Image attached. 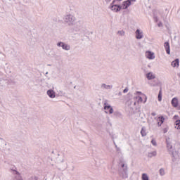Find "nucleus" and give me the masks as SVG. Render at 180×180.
Returning <instances> with one entry per match:
<instances>
[{"mask_svg":"<svg viewBox=\"0 0 180 180\" xmlns=\"http://www.w3.org/2000/svg\"><path fill=\"white\" fill-rule=\"evenodd\" d=\"M143 98H144L145 101H147V96H144L143 94H141V92L137 91L136 94H135L132 98L129 99L127 102V106L133 110L134 109H136L137 108V105L139 103H141L143 102Z\"/></svg>","mask_w":180,"mask_h":180,"instance_id":"f257e3e1","label":"nucleus"},{"mask_svg":"<svg viewBox=\"0 0 180 180\" xmlns=\"http://www.w3.org/2000/svg\"><path fill=\"white\" fill-rule=\"evenodd\" d=\"M64 23H65L68 26H74L75 23V16L72 14H66L63 18Z\"/></svg>","mask_w":180,"mask_h":180,"instance_id":"f03ea898","label":"nucleus"},{"mask_svg":"<svg viewBox=\"0 0 180 180\" xmlns=\"http://www.w3.org/2000/svg\"><path fill=\"white\" fill-rule=\"evenodd\" d=\"M118 174L121 178L126 179L129 177L127 164L121 163V168L119 169Z\"/></svg>","mask_w":180,"mask_h":180,"instance_id":"7ed1b4c3","label":"nucleus"},{"mask_svg":"<svg viewBox=\"0 0 180 180\" xmlns=\"http://www.w3.org/2000/svg\"><path fill=\"white\" fill-rule=\"evenodd\" d=\"M68 165L67 163H64V158L58 160L57 168L59 171H64V169H67Z\"/></svg>","mask_w":180,"mask_h":180,"instance_id":"20e7f679","label":"nucleus"},{"mask_svg":"<svg viewBox=\"0 0 180 180\" xmlns=\"http://www.w3.org/2000/svg\"><path fill=\"white\" fill-rule=\"evenodd\" d=\"M58 47H61L63 50H65V51H70L71 50V46L68 44H65L63 41H59L56 44Z\"/></svg>","mask_w":180,"mask_h":180,"instance_id":"39448f33","label":"nucleus"},{"mask_svg":"<svg viewBox=\"0 0 180 180\" xmlns=\"http://www.w3.org/2000/svg\"><path fill=\"white\" fill-rule=\"evenodd\" d=\"M58 92V94L55 93L54 91H47V95L51 98H56V96H63V91H60Z\"/></svg>","mask_w":180,"mask_h":180,"instance_id":"423d86ee","label":"nucleus"},{"mask_svg":"<svg viewBox=\"0 0 180 180\" xmlns=\"http://www.w3.org/2000/svg\"><path fill=\"white\" fill-rule=\"evenodd\" d=\"M135 37L138 40H140L144 37V33L143 30L137 29L135 32Z\"/></svg>","mask_w":180,"mask_h":180,"instance_id":"0eeeda50","label":"nucleus"},{"mask_svg":"<svg viewBox=\"0 0 180 180\" xmlns=\"http://www.w3.org/2000/svg\"><path fill=\"white\" fill-rule=\"evenodd\" d=\"M103 108H104V110H108V113L110 115H112V113H113V112H114V110L112 108V106H110V105L108 104V103L106 101H105V103H104Z\"/></svg>","mask_w":180,"mask_h":180,"instance_id":"6e6552de","label":"nucleus"},{"mask_svg":"<svg viewBox=\"0 0 180 180\" xmlns=\"http://www.w3.org/2000/svg\"><path fill=\"white\" fill-rule=\"evenodd\" d=\"M115 1L110 4V9L111 11H114V12H119L122 10V6L119 5L113 4Z\"/></svg>","mask_w":180,"mask_h":180,"instance_id":"1a4fd4ad","label":"nucleus"},{"mask_svg":"<svg viewBox=\"0 0 180 180\" xmlns=\"http://www.w3.org/2000/svg\"><path fill=\"white\" fill-rule=\"evenodd\" d=\"M145 56L148 60H154L155 58V53L150 51H146Z\"/></svg>","mask_w":180,"mask_h":180,"instance_id":"9d476101","label":"nucleus"},{"mask_svg":"<svg viewBox=\"0 0 180 180\" xmlns=\"http://www.w3.org/2000/svg\"><path fill=\"white\" fill-rule=\"evenodd\" d=\"M164 47L166 50L167 54H171V48L169 46V42H168V41L165 42Z\"/></svg>","mask_w":180,"mask_h":180,"instance_id":"9b49d317","label":"nucleus"},{"mask_svg":"<svg viewBox=\"0 0 180 180\" xmlns=\"http://www.w3.org/2000/svg\"><path fill=\"white\" fill-rule=\"evenodd\" d=\"M146 78L149 81L151 79H155V74H154V72H150L146 74Z\"/></svg>","mask_w":180,"mask_h":180,"instance_id":"f8f14e48","label":"nucleus"},{"mask_svg":"<svg viewBox=\"0 0 180 180\" xmlns=\"http://www.w3.org/2000/svg\"><path fill=\"white\" fill-rule=\"evenodd\" d=\"M171 65L173 67V68H178V67H179V59L177 58L173 60L171 63Z\"/></svg>","mask_w":180,"mask_h":180,"instance_id":"ddd939ff","label":"nucleus"},{"mask_svg":"<svg viewBox=\"0 0 180 180\" xmlns=\"http://www.w3.org/2000/svg\"><path fill=\"white\" fill-rule=\"evenodd\" d=\"M130 5H131V1H126L123 2L122 4V9H127L128 6H130Z\"/></svg>","mask_w":180,"mask_h":180,"instance_id":"4468645a","label":"nucleus"},{"mask_svg":"<svg viewBox=\"0 0 180 180\" xmlns=\"http://www.w3.org/2000/svg\"><path fill=\"white\" fill-rule=\"evenodd\" d=\"M113 86L112 85H107L106 84H101V89H106L108 91L112 89Z\"/></svg>","mask_w":180,"mask_h":180,"instance_id":"2eb2a0df","label":"nucleus"},{"mask_svg":"<svg viewBox=\"0 0 180 180\" xmlns=\"http://www.w3.org/2000/svg\"><path fill=\"white\" fill-rule=\"evenodd\" d=\"M172 105L174 106V108H177L178 107V98H174L172 100Z\"/></svg>","mask_w":180,"mask_h":180,"instance_id":"dca6fc26","label":"nucleus"},{"mask_svg":"<svg viewBox=\"0 0 180 180\" xmlns=\"http://www.w3.org/2000/svg\"><path fill=\"white\" fill-rule=\"evenodd\" d=\"M156 155H157V151L155 150L148 153V157H149V158H153V157H155Z\"/></svg>","mask_w":180,"mask_h":180,"instance_id":"f3484780","label":"nucleus"},{"mask_svg":"<svg viewBox=\"0 0 180 180\" xmlns=\"http://www.w3.org/2000/svg\"><path fill=\"white\" fill-rule=\"evenodd\" d=\"M11 172L14 175H19V172L16 170V167H13L11 169Z\"/></svg>","mask_w":180,"mask_h":180,"instance_id":"a211bd4d","label":"nucleus"},{"mask_svg":"<svg viewBox=\"0 0 180 180\" xmlns=\"http://www.w3.org/2000/svg\"><path fill=\"white\" fill-rule=\"evenodd\" d=\"M175 129H177V130L180 129V120H177L174 122Z\"/></svg>","mask_w":180,"mask_h":180,"instance_id":"6ab92c4d","label":"nucleus"},{"mask_svg":"<svg viewBox=\"0 0 180 180\" xmlns=\"http://www.w3.org/2000/svg\"><path fill=\"white\" fill-rule=\"evenodd\" d=\"M141 179L142 180H150V179L148 178V175H147L146 173L142 174Z\"/></svg>","mask_w":180,"mask_h":180,"instance_id":"aec40b11","label":"nucleus"},{"mask_svg":"<svg viewBox=\"0 0 180 180\" xmlns=\"http://www.w3.org/2000/svg\"><path fill=\"white\" fill-rule=\"evenodd\" d=\"M159 173L160 176H164V175H165V169H164V168L160 169Z\"/></svg>","mask_w":180,"mask_h":180,"instance_id":"412c9836","label":"nucleus"},{"mask_svg":"<svg viewBox=\"0 0 180 180\" xmlns=\"http://www.w3.org/2000/svg\"><path fill=\"white\" fill-rule=\"evenodd\" d=\"M117 34H118V36H124L126 32L124 30H119L117 31Z\"/></svg>","mask_w":180,"mask_h":180,"instance_id":"4be33fe9","label":"nucleus"},{"mask_svg":"<svg viewBox=\"0 0 180 180\" xmlns=\"http://www.w3.org/2000/svg\"><path fill=\"white\" fill-rule=\"evenodd\" d=\"M158 98L159 102H161V101H162V91H159Z\"/></svg>","mask_w":180,"mask_h":180,"instance_id":"5701e85b","label":"nucleus"},{"mask_svg":"<svg viewBox=\"0 0 180 180\" xmlns=\"http://www.w3.org/2000/svg\"><path fill=\"white\" fill-rule=\"evenodd\" d=\"M141 134L142 137H145V136H147V134L146 133V129H144V127H142Z\"/></svg>","mask_w":180,"mask_h":180,"instance_id":"b1692460","label":"nucleus"},{"mask_svg":"<svg viewBox=\"0 0 180 180\" xmlns=\"http://www.w3.org/2000/svg\"><path fill=\"white\" fill-rule=\"evenodd\" d=\"M158 119L160 121L161 124H162V123H164V120H165V118H164L163 116L159 117Z\"/></svg>","mask_w":180,"mask_h":180,"instance_id":"393cba45","label":"nucleus"},{"mask_svg":"<svg viewBox=\"0 0 180 180\" xmlns=\"http://www.w3.org/2000/svg\"><path fill=\"white\" fill-rule=\"evenodd\" d=\"M30 180H39V177L37 176H32L30 178Z\"/></svg>","mask_w":180,"mask_h":180,"instance_id":"a878e982","label":"nucleus"},{"mask_svg":"<svg viewBox=\"0 0 180 180\" xmlns=\"http://www.w3.org/2000/svg\"><path fill=\"white\" fill-rule=\"evenodd\" d=\"M151 144H153V146H157V141L155 139H152Z\"/></svg>","mask_w":180,"mask_h":180,"instance_id":"bb28decb","label":"nucleus"},{"mask_svg":"<svg viewBox=\"0 0 180 180\" xmlns=\"http://www.w3.org/2000/svg\"><path fill=\"white\" fill-rule=\"evenodd\" d=\"M167 146L168 148H172V146L169 143H168L167 140Z\"/></svg>","mask_w":180,"mask_h":180,"instance_id":"cd10ccee","label":"nucleus"},{"mask_svg":"<svg viewBox=\"0 0 180 180\" xmlns=\"http://www.w3.org/2000/svg\"><path fill=\"white\" fill-rule=\"evenodd\" d=\"M151 115H152V116H156L157 114H156L155 112H152V113H151Z\"/></svg>","mask_w":180,"mask_h":180,"instance_id":"c85d7f7f","label":"nucleus"},{"mask_svg":"<svg viewBox=\"0 0 180 180\" xmlns=\"http://www.w3.org/2000/svg\"><path fill=\"white\" fill-rule=\"evenodd\" d=\"M158 26H159V27H162V23L160 22V23L158 24Z\"/></svg>","mask_w":180,"mask_h":180,"instance_id":"c756f323","label":"nucleus"},{"mask_svg":"<svg viewBox=\"0 0 180 180\" xmlns=\"http://www.w3.org/2000/svg\"><path fill=\"white\" fill-rule=\"evenodd\" d=\"M128 1H131V5L132 2H136V0H128Z\"/></svg>","mask_w":180,"mask_h":180,"instance_id":"7c9ffc66","label":"nucleus"},{"mask_svg":"<svg viewBox=\"0 0 180 180\" xmlns=\"http://www.w3.org/2000/svg\"><path fill=\"white\" fill-rule=\"evenodd\" d=\"M161 124H161V122L160 123V122H158V126L160 127V126H161Z\"/></svg>","mask_w":180,"mask_h":180,"instance_id":"2f4dec72","label":"nucleus"},{"mask_svg":"<svg viewBox=\"0 0 180 180\" xmlns=\"http://www.w3.org/2000/svg\"><path fill=\"white\" fill-rule=\"evenodd\" d=\"M106 2H110V0H105Z\"/></svg>","mask_w":180,"mask_h":180,"instance_id":"473e14b6","label":"nucleus"},{"mask_svg":"<svg viewBox=\"0 0 180 180\" xmlns=\"http://www.w3.org/2000/svg\"><path fill=\"white\" fill-rule=\"evenodd\" d=\"M124 91H128L127 88L124 89Z\"/></svg>","mask_w":180,"mask_h":180,"instance_id":"72a5a7b5","label":"nucleus"},{"mask_svg":"<svg viewBox=\"0 0 180 180\" xmlns=\"http://www.w3.org/2000/svg\"><path fill=\"white\" fill-rule=\"evenodd\" d=\"M123 92H124V94H126L127 92V91H124Z\"/></svg>","mask_w":180,"mask_h":180,"instance_id":"f704fd0d","label":"nucleus"},{"mask_svg":"<svg viewBox=\"0 0 180 180\" xmlns=\"http://www.w3.org/2000/svg\"><path fill=\"white\" fill-rule=\"evenodd\" d=\"M47 74H49V72H46V75H47Z\"/></svg>","mask_w":180,"mask_h":180,"instance_id":"c9c22d12","label":"nucleus"},{"mask_svg":"<svg viewBox=\"0 0 180 180\" xmlns=\"http://www.w3.org/2000/svg\"><path fill=\"white\" fill-rule=\"evenodd\" d=\"M178 76L180 77V73L178 74Z\"/></svg>","mask_w":180,"mask_h":180,"instance_id":"e433bc0d","label":"nucleus"},{"mask_svg":"<svg viewBox=\"0 0 180 180\" xmlns=\"http://www.w3.org/2000/svg\"><path fill=\"white\" fill-rule=\"evenodd\" d=\"M52 154H54V151H52Z\"/></svg>","mask_w":180,"mask_h":180,"instance_id":"4c0bfd02","label":"nucleus"},{"mask_svg":"<svg viewBox=\"0 0 180 180\" xmlns=\"http://www.w3.org/2000/svg\"><path fill=\"white\" fill-rule=\"evenodd\" d=\"M105 113H108V111H105Z\"/></svg>","mask_w":180,"mask_h":180,"instance_id":"58836bf2","label":"nucleus"},{"mask_svg":"<svg viewBox=\"0 0 180 180\" xmlns=\"http://www.w3.org/2000/svg\"><path fill=\"white\" fill-rule=\"evenodd\" d=\"M165 131H165L164 133H165Z\"/></svg>","mask_w":180,"mask_h":180,"instance_id":"ea45409f","label":"nucleus"},{"mask_svg":"<svg viewBox=\"0 0 180 180\" xmlns=\"http://www.w3.org/2000/svg\"><path fill=\"white\" fill-rule=\"evenodd\" d=\"M165 131H165L164 133H165Z\"/></svg>","mask_w":180,"mask_h":180,"instance_id":"a19ab883","label":"nucleus"},{"mask_svg":"<svg viewBox=\"0 0 180 180\" xmlns=\"http://www.w3.org/2000/svg\"><path fill=\"white\" fill-rule=\"evenodd\" d=\"M118 1H122V0H118Z\"/></svg>","mask_w":180,"mask_h":180,"instance_id":"79ce46f5","label":"nucleus"}]
</instances>
